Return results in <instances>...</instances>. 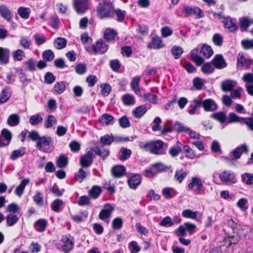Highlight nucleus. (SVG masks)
I'll use <instances>...</instances> for the list:
<instances>
[{
	"label": "nucleus",
	"mask_w": 253,
	"mask_h": 253,
	"mask_svg": "<svg viewBox=\"0 0 253 253\" xmlns=\"http://www.w3.org/2000/svg\"><path fill=\"white\" fill-rule=\"evenodd\" d=\"M61 242L62 245L61 250L64 253H69L74 247L75 239L71 234H68L61 237Z\"/></svg>",
	"instance_id": "f257e3e1"
},
{
	"label": "nucleus",
	"mask_w": 253,
	"mask_h": 253,
	"mask_svg": "<svg viewBox=\"0 0 253 253\" xmlns=\"http://www.w3.org/2000/svg\"><path fill=\"white\" fill-rule=\"evenodd\" d=\"M182 11L184 13L186 17L193 16L196 19H200L204 16L203 10L197 6L191 7L184 5Z\"/></svg>",
	"instance_id": "f03ea898"
},
{
	"label": "nucleus",
	"mask_w": 253,
	"mask_h": 253,
	"mask_svg": "<svg viewBox=\"0 0 253 253\" xmlns=\"http://www.w3.org/2000/svg\"><path fill=\"white\" fill-rule=\"evenodd\" d=\"M94 154L91 148L82 156L80 160V164L83 168H89L93 162Z\"/></svg>",
	"instance_id": "7ed1b4c3"
},
{
	"label": "nucleus",
	"mask_w": 253,
	"mask_h": 253,
	"mask_svg": "<svg viewBox=\"0 0 253 253\" xmlns=\"http://www.w3.org/2000/svg\"><path fill=\"white\" fill-rule=\"evenodd\" d=\"M220 180L226 183H235L237 179L234 173L230 170H223L219 174Z\"/></svg>",
	"instance_id": "20e7f679"
},
{
	"label": "nucleus",
	"mask_w": 253,
	"mask_h": 253,
	"mask_svg": "<svg viewBox=\"0 0 253 253\" xmlns=\"http://www.w3.org/2000/svg\"><path fill=\"white\" fill-rule=\"evenodd\" d=\"M109 48V45L106 44L102 40H98L92 45L94 54H103Z\"/></svg>",
	"instance_id": "39448f33"
},
{
	"label": "nucleus",
	"mask_w": 253,
	"mask_h": 253,
	"mask_svg": "<svg viewBox=\"0 0 253 253\" xmlns=\"http://www.w3.org/2000/svg\"><path fill=\"white\" fill-rule=\"evenodd\" d=\"M201 100V105L206 112H213L218 108V106L215 101L211 98H207Z\"/></svg>",
	"instance_id": "423d86ee"
},
{
	"label": "nucleus",
	"mask_w": 253,
	"mask_h": 253,
	"mask_svg": "<svg viewBox=\"0 0 253 253\" xmlns=\"http://www.w3.org/2000/svg\"><path fill=\"white\" fill-rule=\"evenodd\" d=\"M89 0H74L73 6L77 13H84L88 9Z\"/></svg>",
	"instance_id": "0eeeda50"
},
{
	"label": "nucleus",
	"mask_w": 253,
	"mask_h": 253,
	"mask_svg": "<svg viewBox=\"0 0 253 253\" xmlns=\"http://www.w3.org/2000/svg\"><path fill=\"white\" fill-rule=\"evenodd\" d=\"M211 62L213 67L217 69H222L227 66V63L221 54L215 55Z\"/></svg>",
	"instance_id": "6e6552de"
},
{
	"label": "nucleus",
	"mask_w": 253,
	"mask_h": 253,
	"mask_svg": "<svg viewBox=\"0 0 253 253\" xmlns=\"http://www.w3.org/2000/svg\"><path fill=\"white\" fill-rule=\"evenodd\" d=\"M114 208L109 203L105 204L103 208L100 211L98 214V217L102 220H104L109 218L112 212L114 211Z\"/></svg>",
	"instance_id": "1a4fd4ad"
},
{
	"label": "nucleus",
	"mask_w": 253,
	"mask_h": 253,
	"mask_svg": "<svg viewBox=\"0 0 253 253\" xmlns=\"http://www.w3.org/2000/svg\"><path fill=\"white\" fill-rule=\"evenodd\" d=\"M52 141V138L50 136H41L38 141H37L36 147L40 151L44 153L48 151L43 147H45L50 145Z\"/></svg>",
	"instance_id": "9d476101"
},
{
	"label": "nucleus",
	"mask_w": 253,
	"mask_h": 253,
	"mask_svg": "<svg viewBox=\"0 0 253 253\" xmlns=\"http://www.w3.org/2000/svg\"><path fill=\"white\" fill-rule=\"evenodd\" d=\"M222 22L223 24L224 28L230 32H234L238 29V26L236 23V19H233L230 16L224 18Z\"/></svg>",
	"instance_id": "9b49d317"
},
{
	"label": "nucleus",
	"mask_w": 253,
	"mask_h": 253,
	"mask_svg": "<svg viewBox=\"0 0 253 253\" xmlns=\"http://www.w3.org/2000/svg\"><path fill=\"white\" fill-rule=\"evenodd\" d=\"M142 177L140 174L135 173L132 175L127 179V184L129 187L132 189H136L141 184Z\"/></svg>",
	"instance_id": "f8f14e48"
},
{
	"label": "nucleus",
	"mask_w": 253,
	"mask_h": 253,
	"mask_svg": "<svg viewBox=\"0 0 253 253\" xmlns=\"http://www.w3.org/2000/svg\"><path fill=\"white\" fill-rule=\"evenodd\" d=\"M164 142L161 140L152 141V146L151 154L162 155L165 154L163 150Z\"/></svg>",
	"instance_id": "ddd939ff"
},
{
	"label": "nucleus",
	"mask_w": 253,
	"mask_h": 253,
	"mask_svg": "<svg viewBox=\"0 0 253 253\" xmlns=\"http://www.w3.org/2000/svg\"><path fill=\"white\" fill-rule=\"evenodd\" d=\"M243 153L247 154L249 153L248 147L245 143L241 144L232 151L233 159L237 160L239 159Z\"/></svg>",
	"instance_id": "4468645a"
},
{
	"label": "nucleus",
	"mask_w": 253,
	"mask_h": 253,
	"mask_svg": "<svg viewBox=\"0 0 253 253\" xmlns=\"http://www.w3.org/2000/svg\"><path fill=\"white\" fill-rule=\"evenodd\" d=\"M126 171L125 166L122 165H116L111 168V172L113 177L116 178L122 177Z\"/></svg>",
	"instance_id": "2eb2a0df"
},
{
	"label": "nucleus",
	"mask_w": 253,
	"mask_h": 253,
	"mask_svg": "<svg viewBox=\"0 0 253 253\" xmlns=\"http://www.w3.org/2000/svg\"><path fill=\"white\" fill-rule=\"evenodd\" d=\"M165 46L163 43L162 38L158 36H154L152 38L151 42L147 45L149 49H158Z\"/></svg>",
	"instance_id": "dca6fc26"
},
{
	"label": "nucleus",
	"mask_w": 253,
	"mask_h": 253,
	"mask_svg": "<svg viewBox=\"0 0 253 253\" xmlns=\"http://www.w3.org/2000/svg\"><path fill=\"white\" fill-rule=\"evenodd\" d=\"M188 188L193 189L196 186V191L200 193L203 187L202 181L197 177H192L191 182L188 184Z\"/></svg>",
	"instance_id": "f3484780"
},
{
	"label": "nucleus",
	"mask_w": 253,
	"mask_h": 253,
	"mask_svg": "<svg viewBox=\"0 0 253 253\" xmlns=\"http://www.w3.org/2000/svg\"><path fill=\"white\" fill-rule=\"evenodd\" d=\"M10 51L5 48L0 47V63L3 65L7 64L9 62Z\"/></svg>",
	"instance_id": "a211bd4d"
},
{
	"label": "nucleus",
	"mask_w": 253,
	"mask_h": 253,
	"mask_svg": "<svg viewBox=\"0 0 253 253\" xmlns=\"http://www.w3.org/2000/svg\"><path fill=\"white\" fill-rule=\"evenodd\" d=\"M48 225L47 220L43 218H40L37 220L34 224L35 230L40 233L44 232Z\"/></svg>",
	"instance_id": "6ab92c4d"
},
{
	"label": "nucleus",
	"mask_w": 253,
	"mask_h": 253,
	"mask_svg": "<svg viewBox=\"0 0 253 253\" xmlns=\"http://www.w3.org/2000/svg\"><path fill=\"white\" fill-rule=\"evenodd\" d=\"M91 148L94 154V157L96 155H98L103 160H105L110 155V151L108 149H104L103 150H101L97 146L93 147Z\"/></svg>",
	"instance_id": "aec40b11"
},
{
	"label": "nucleus",
	"mask_w": 253,
	"mask_h": 253,
	"mask_svg": "<svg viewBox=\"0 0 253 253\" xmlns=\"http://www.w3.org/2000/svg\"><path fill=\"white\" fill-rule=\"evenodd\" d=\"M147 109L145 105H140L135 108L132 111L133 116L135 118H140L147 112Z\"/></svg>",
	"instance_id": "412c9836"
},
{
	"label": "nucleus",
	"mask_w": 253,
	"mask_h": 253,
	"mask_svg": "<svg viewBox=\"0 0 253 253\" xmlns=\"http://www.w3.org/2000/svg\"><path fill=\"white\" fill-rule=\"evenodd\" d=\"M200 53L203 56L208 59L212 55L213 51L210 45L203 44L200 49Z\"/></svg>",
	"instance_id": "4be33fe9"
},
{
	"label": "nucleus",
	"mask_w": 253,
	"mask_h": 253,
	"mask_svg": "<svg viewBox=\"0 0 253 253\" xmlns=\"http://www.w3.org/2000/svg\"><path fill=\"white\" fill-rule=\"evenodd\" d=\"M0 14L5 20L9 21L12 18L10 9L5 5H0Z\"/></svg>",
	"instance_id": "5701e85b"
},
{
	"label": "nucleus",
	"mask_w": 253,
	"mask_h": 253,
	"mask_svg": "<svg viewBox=\"0 0 253 253\" xmlns=\"http://www.w3.org/2000/svg\"><path fill=\"white\" fill-rule=\"evenodd\" d=\"M26 154V148L24 147H21L18 149L14 150L10 156V159L15 161L18 158L23 157Z\"/></svg>",
	"instance_id": "b1692460"
},
{
	"label": "nucleus",
	"mask_w": 253,
	"mask_h": 253,
	"mask_svg": "<svg viewBox=\"0 0 253 253\" xmlns=\"http://www.w3.org/2000/svg\"><path fill=\"white\" fill-rule=\"evenodd\" d=\"M210 118L219 122L221 124L225 123L227 119L226 114L221 111L211 114Z\"/></svg>",
	"instance_id": "393cba45"
},
{
	"label": "nucleus",
	"mask_w": 253,
	"mask_h": 253,
	"mask_svg": "<svg viewBox=\"0 0 253 253\" xmlns=\"http://www.w3.org/2000/svg\"><path fill=\"white\" fill-rule=\"evenodd\" d=\"M239 23L241 31L246 32L251 24V21L248 17H243L239 19Z\"/></svg>",
	"instance_id": "a878e982"
},
{
	"label": "nucleus",
	"mask_w": 253,
	"mask_h": 253,
	"mask_svg": "<svg viewBox=\"0 0 253 253\" xmlns=\"http://www.w3.org/2000/svg\"><path fill=\"white\" fill-rule=\"evenodd\" d=\"M162 194L166 199H170L176 196V191L172 188L166 187L162 190Z\"/></svg>",
	"instance_id": "bb28decb"
},
{
	"label": "nucleus",
	"mask_w": 253,
	"mask_h": 253,
	"mask_svg": "<svg viewBox=\"0 0 253 253\" xmlns=\"http://www.w3.org/2000/svg\"><path fill=\"white\" fill-rule=\"evenodd\" d=\"M69 163L68 158L65 154H61L57 159L56 164L59 168H64Z\"/></svg>",
	"instance_id": "cd10ccee"
},
{
	"label": "nucleus",
	"mask_w": 253,
	"mask_h": 253,
	"mask_svg": "<svg viewBox=\"0 0 253 253\" xmlns=\"http://www.w3.org/2000/svg\"><path fill=\"white\" fill-rule=\"evenodd\" d=\"M214 68L211 61L207 62L202 65L201 72L206 75L211 74L214 72Z\"/></svg>",
	"instance_id": "c85d7f7f"
},
{
	"label": "nucleus",
	"mask_w": 253,
	"mask_h": 253,
	"mask_svg": "<svg viewBox=\"0 0 253 253\" xmlns=\"http://www.w3.org/2000/svg\"><path fill=\"white\" fill-rule=\"evenodd\" d=\"M193 103L189 105L190 109L188 111V113L191 115L195 114L196 110L198 108L201 107V100L200 99L194 98L193 100Z\"/></svg>",
	"instance_id": "c756f323"
},
{
	"label": "nucleus",
	"mask_w": 253,
	"mask_h": 253,
	"mask_svg": "<svg viewBox=\"0 0 253 253\" xmlns=\"http://www.w3.org/2000/svg\"><path fill=\"white\" fill-rule=\"evenodd\" d=\"M19 123L20 117L17 114H12L8 117L7 123L10 126H16Z\"/></svg>",
	"instance_id": "7c9ffc66"
},
{
	"label": "nucleus",
	"mask_w": 253,
	"mask_h": 253,
	"mask_svg": "<svg viewBox=\"0 0 253 253\" xmlns=\"http://www.w3.org/2000/svg\"><path fill=\"white\" fill-rule=\"evenodd\" d=\"M102 192L101 187L98 185H94L88 191L89 195L92 198L95 199L98 198Z\"/></svg>",
	"instance_id": "2f4dec72"
},
{
	"label": "nucleus",
	"mask_w": 253,
	"mask_h": 253,
	"mask_svg": "<svg viewBox=\"0 0 253 253\" xmlns=\"http://www.w3.org/2000/svg\"><path fill=\"white\" fill-rule=\"evenodd\" d=\"M54 45L58 49L64 48L67 44V40L64 38L58 37L54 40Z\"/></svg>",
	"instance_id": "473e14b6"
},
{
	"label": "nucleus",
	"mask_w": 253,
	"mask_h": 253,
	"mask_svg": "<svg viewBox=\"0 0 253 253\" xmlns=\"http://www.w3.org/2000/svg\"><path fill=\"white\" fill-rule=\"evenodd\" d=\"M64 204L62 200L56 199L54 200L51 204V208L52 210L56 212H58L62 210L60 207Z\"/></svg>",
	"instance_id": "72a5a7b5"
},
{
	"label": "nucleus",
	"mask_w": 253,
	"mask_h": 253,
	"mask_svg": "<svg viewBox=\"0 0 253 253\" xmlns=\"http://www.w3.org/2000/svg\"><path fill=\"white\" fill-rule=\"evenodd\" d=\"M173 130H174V129L172 122L167 120L163 125V128L161 130V133L165 135L168 133L172 132Z\"/></svg>",
	"instance_id": "f704fd0d"
},
{
	"label": "nucleus",
	"mask_w": 253,
	"mask_h": 253,
	"mask_svg": "<svg viewBox=\"0 0 253 253\" xmlns=\"http://www.w3.org/2000/svg\"><path fill=\"white\" fill-rule=\"evenodd\" d=\"M114 119V117L109 114H104L99 119L100 122L105 125H109L113 124V121Z\"/></svg>",
	"instance_id": "c9c22d12"
},
{
	"label": "nucleus",
	"mask_w": 253,
	"mask_h": 253,
	"mask_svg": "<svg viewBox=\"0 0 253 253\" xmlns=\"http://www.w3.org/2000/svg\"><path fill=\"white\" fill-rule=\"evenodd\" d=\"M120 153L121 154L119 155V159L121 161H125L129 159L131 154V150L126 148H121L120 149Z\"/></svg>",
	"instance_id": "e433bc0d"
},
{
	"label": "nucleus",
	"mask_w": 253,
	"mask_h": 253,
	"mask_svg": "<svg viewBox=\"0 0 253 253\" xmlns=\"http://www.w3.org/2000/svg\"><path fill=\"white\" fill-rule=\"evenodd\" d=\"M173 129L174 130L176 131L177 132H188L189 130H190V128L184 126L183 124L178 121L175 122L173 125Z\"/></svg>",
	"instance_id": "4c0bfd02"
},
{
	"label": "nucleus",
	"mask_w": 253,
	"mask_h": 253,
	"mask_svg": "<svg viewBox=\"0 0 253 253\" xmlns=\"http://www.w3.org/2000/svg\"><path fill=\"white\" fill-rule=\"evenodd\" d=\"M117 32L114 29H107L104 34V38L108 42L114 41Z\"/></svg>",
	"instance_id": "58836bf2"
},
{
	"label": "nucleus",
	"mask_w": 253,
	"mask_h": 253,
	"mask_svg": "<svg viewBox=\"0 0 253 253\" xmlns=\"http://www.w3.org/2000/svg\"><path fill=\"white\" fill-rule=\"evenodd\" d=\"M11 97V93L9 92V88L7 87L4 88L0 94V103L1 104L6 102Z\"/></svg>",
	"instance_id": "ea45409f"
},
{
	"label": "nucleus",
	"mask_w": 253,
	"mask_h": 253,
	"mask_svg": "<svg viewBox=\"0 0 253 253\" xmlns=\"http://www.w3.org/2000/svg\"><path fill=\"white\" fill-rule=\"evenodd\" d=\"M123 103L127 106L133 105L135 103L134 96L129 93H126L122 97Z\"/></svg>",
	"instance_id": "a19ab883"
},
{
	"label": "nucleus",
	"mask_w": 253,
	"mask_h": 253,
	"mask_svg": "<svg viewBox=\"0 0 253 253\" xmlns=\"http://www.w3.org/2000/svg\"><path fill=\"white\" fill-rule=\"evenodd\" d=\"M17 12L22 18L27 19L30 17L31 10L30 8L21 6L19 7Z\"/></svg>",
	"instance_id": "79ce46f5"
},
{
	"label": "nucleus",
	"mask_w": 253,
	"mask_h": 253,
	"mask_svg": "<svg viewBox=\"0 0 253 253\" xmlns=\"http://www.w3.org/2000/svg\"><path fill=\"white\" fill-rule=\"evenodd\" d=\"M55 57V54L51 49L44 50L42 53V58L43 60L47 62L52 61Z\"/></svg>",
	"instance_id": "37998d69"
},
{
	"label": "nucleus",
	"mask_w": 253,
	"mask_h": 253,
	"mask_svg": "<svg viewBox=\"0 0 253 253\" xmlns=\"http://www.w3.org/2000/svg\"><path fill=\"white\" fill-rule=\"evenodd\" d=\"M115 14L117 16V21L119 22H122L125 19V17L126 15V11L125 10H123L120 8L115 9L114 8V12H113V18H114Z\"/></svg>",
	"instance_id": "c03bdc74"
},
{
	"label": "nucleus",
	"mask_w": 253,
	"mask_h": 253,
	"mask_svg": "<svg viewBox=\"0 0 253 253\" xmlns=\"http://www.w3.org/2000/svg\"><path fill=\"white\" fill-rule=\"evenodd\" d=\"M251 33L253 36V29L251 30ZM241 44L245 50L253 49V40L244 39L241 41Z\"/></svg>",
	"instance_id": "a18cd8bd"
},
{
	"label": "nucleus",
	"mask_w": 253,
	"mask_h": 253,
	"mask_svg": "<svg viewBox=\"0 0 253 253\" xmlns=\"http://www.w3.org/2000/svg\"><path fill=\"white\" fill-rule=\"evenodd\" d=\"M1 135L5 140V145L8 146L10 144L12 139V134L11 132L6 128H3L1 131Z\"/></svg>",
	"instance_id": "49530a36"
},
{
	"label": "nucleus",
	"mask_w": 253,
	"mask_h": 253,
	"mask_svg": "<svg viewBox=\"0 0 253 253\" xmlns=\"http://www.w3.org/2000/svg\"><path fill=\"white\" fill-rule=\"evenodd\" d=\"M33 201L36 204L40 206H43L44 205V201L42 194L40 191H37L36 194L33 197Z\"/></svg>",
	"instance_id": "de8ad7c7"
},
{
	"label": "nucleus",
	"mask_w": 253,
	"mask_h": 253,
	"mask_svg": "<svg viewBox=\"0 0 253 253\" xmlns=\"http://www.w3.org/2000/svg\"><path fill=\"white\" fill-rule=\"evenodd\" d=\"M123 226V221L121 217H115L112 222V228L115 230H120Z\"/></svg>",
	"instance_id": "09e8293b"
},
{
	"label": "nucleus",
	"mask_w": 253,
	"mask_h": 253,
	"mask_svg": "<svg viewBox=\"0 0 253 253\" xmlns=\"http://www.w3.org/2000/svg\"><path fill=\"white\" fill-rule=\"evenodd\" d=\"M171 52L174 59H177L180 57L183 52V48L179 46L174 45L171 49Z\"/></svg>",
	"instance_id": "8fccbe9b"
},
{
	"label": "nucleus",
	"mask_w": 253,
	"mask_h": 253,
	"mask_svg": "<svg viewBox=\"0 0 253 253\" xmlns=\"http://www.w3.org/2000/svg\"><path fill=\"white\" fill-rule=\"evenodd\" d=\"M187 173L186 171H185L182 169H181L179 170H177L175 171V173L174 175V178L179 182V183H181L183 180L186 177Z\"/></svg>",
	"instance_id": "3c124183"
},
{
	"label": "nucleus",
	"mask_w": 253,
	"mask_h": 253,
	"mask_svg": "<svg viewBox=\"0 0 253 253\" xmlns=\"http://www.w3.org/2000/svg\"><path fill=\"white\" fill-rule=\"evenodd\" d=\"M19 217L15 214L10 213L6 216V223L9 226H12L18 221Z\"/></svg>",
	"instance_id": "603ef678"
},
{
	"label": "nucleus",
	"mask_w": 253,
	"mask_h": 253,
	"mask_svg": "<svg viewBox=\"0 0 253 253\" xmlns=\"http://www.w3.org/2000/svg\"><path fill=\"white\" fill-rule=\"evenodd\" d=\"M183 152L185 156L190 159H193L196 157V153L188 145L183 146Z\"/></svg>",
	"instance_id": "864d4df0"
},
{
	"label": "nucleus",
	"mask_w": 253,
	"mask_h": 253,
	"mask_svg": "<svg viewBox=\"0 0 253 253\" xmlns=\"http://www.w3.org/2000/svg\"><path fill=\"white\" fill-rule=\"evenodd\" d=\"M152 141H147L145 142L140 141L139 143V147L145 151H148L150 154L152 146Z\"/></svg>",
	"instance_id": "5fc2aeb1"
},
{
	"label": "nucleus",
	"mask_w": 253,
	"mask_h": 253,
	"mask_svg": "<svg viewBox=\"0 0 253 253\" xmlns=\"http://www.w3.org/2000/svg\"><path fill=\"white\" fill-rule=\"evenodd\" d=\"M57 123V120L53 115H48L44 121V125L46 128H50Z\"/></svg>",
	"instance_id": "6e6d98bb"
},
{
	"label": "nucleus",
	"mask_w": 253,
	"mask_h": 253,
	"mask_svg": "<svg viewBox=\"0 0 253 253\" xmlns=\"http://www.w3.org/2000/svg\"><path fill=\"white\" fill-rule=\"evenodd\" d=\"M242 181L247 185H251L253 182V173L245 172L241 175Z\"/></svg>",
	"instance_id": "4d7b16f0"
},
{
	"label": "nucleus",
	"mask_w": 253,
	"mask_h": 253,
	"mask_svg": "<svg viewBox=\"0 0 253 253\" xmlns=\"http://www.w3.org/2000/svg\"><path fill=\"white\" fill-rule=\"evenodd\" d=\"M54 91L58 94H61L66 89V85L64 82L56 83L54 86Z\"/></svg>",
	"instance_id": "13d9d810"
},
{
	"label": "nucleus",
	"mask_w": 253,
	"mask_h": 253,
	"mask_svg": "<svg viewBox=\"0 0 253 253\" xmlns=\"http://www.w3.org/2000/svg\"><path fill=\"white\" fill-rule=\"evenodd\" d=\"M143 98L145 100L148 101L151 103L156 104L158 100V96L154 94L151 93H146L144 94Z\"/></svg>",
	"instance_id": "bf43d9fd"
},
{
	"label": "nucleus",
	"mask_w": 253,
	"mask_h": 253,
	"mask_svg": "<svg viewBox=\"0 0 253 253\" xmlns=\"http://www.w3.org/2000/svg\"><path fill=\"white\" fill-rule=\"evenodd\" d=\"M75 72L79 75H83L87 71L86 64L84 63H80L75 66Z\"/></svg>",
	"instance_id": "052dcab7"
},
{
	"label": "nucleus",
	"mask_w": 253,
	"mask_h": 253,
	"mask_svg": "<svg viewBox=\"0 0 253 253\" xmlns=\"http://www.w3.org/2000/svg\"><path fill=\"white\" fill-rule=\"evenodd\" d=\"M182 215L185 218L195 219L197 216V212L193 211L190 209H187L182 211Z\"/></svg>",
	"instance_id": "680f3d73"
},
{
	"label": "nucleus",
	"mask_w": 253,
	"mask_h": 253,
	"mask_svg": "<svg viewBox=\"0 0 253 253\" xmlns=\"http://www.w3.org/2000/svg\"><path fill=\"white\" fill-rule=\"evenodd\" d=\"M43 121L42 118L39 114L32 116L29 119V123L32 126H37Z\"/></svg>",
	"instance_id": "e2e57ef3"
},
{
	"label": "nucleus",
	"mask_w": 253,
	"mask_h": 253,
	"mask_svg": "<svg viewBox=\"0 0 253 253\" xmlns=\"http://www.w3.org/2000/svg\"><path fill=\"white\" fill-rule=\"evenodd\" d=\"M128 248L130 253H138L141 250V248L135 241H132L128 244Z\"/></svg>",
	"instance_id": "0e129e2a"
},
{
	"label": "nucleus",
	"mask_w": 253,
	"mask_h": 253,
	"mask_svg": "<svg viewBox=\"0 0 253 253\" xmlns=\"http://www.w3.org/2000/svg\"><path fill=\"white\" fill-rule=\"evenodd\" d=\"M114 141L113 136H110L109 134H106L100 138V142L103 145H110Z\"/></svg>",
	"instance_id": "69168bd1"
},
{
	"label": "nucleus",
	"mask_w": 253,
	"mask_h": 253,
	"mask_svg": "<svg viewBox=\"0 0 253 253\" xmlns=\"http://www.w3.org/2000/svg\"><path fill=\"white\" fill-rule=\"evenodd\" d=\"M235 85L230 81H224L221 84L222 90L223 91H230L234 88Z\"/></svg>",
	"instance_id": "338daca9"
},
{
	"label": "nucleus",
	"mask_w": 253,
	"mask_h": 253,
	"mask_svg": "<svg viewBox=\"0 0 253 253\" xmlns=\"http://www.w3.org/2000/svg\"><path fill=\"white\" fill-rule=\"evenodd\" d=\"M173 224L174 222H172L171 218L169 216L163 218L159 223V225L163 227H170Z\"/></svg>",
	"instance_id": "774afa93"
}]
</instances>
